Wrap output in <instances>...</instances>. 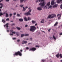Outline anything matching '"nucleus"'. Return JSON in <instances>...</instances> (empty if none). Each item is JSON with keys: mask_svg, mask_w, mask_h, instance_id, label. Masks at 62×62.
I'll list each match as a JSON object with an SVG mask.
<instances>
[{"mask_svg": "<svg viewBox=\"0 0 62 62\" xmlns=\"http://www.w3.org/2000/svg\"><path fill=\"white\" fill-rule=\"evenodd\" d=\"M9 20V18H7L6 19V21H8Z\"/></svg>", "mask_w": 62, "mask_h": 62, "instance_id": "36", "label": "nucleus"}, {"mask_svg": "<svg viewBox=\"0 0 62 62\" xmlns=\"http://www.w3.org/2000/svg\"><path fill=\"white\" fill-rule=\"evenodd\" d=\"M3 14H6V13H5V12H4L3 13Z\"/></svg>", "mask_w": 62, "mask_h": 62, "instance_id": "63", "label": "nucleus"}, {"mask_svg": "<svg viewBox=\"0 0 62 62\" xmlns=\"http://www.w3.org/2000/svg\"><path fill=\"white\" fill-rule=\"evenodd\" d=\"M25 8H28V7H25Z\"/></svg>", "mask_w": 62, "mask_h": 62, "instance_id": "57", "label": "nucleus"}, {"mask_svg": "<svg viewBox=\"0 0 62 62\" xmlns=\"http://www.w3.org/2000/svg\"><path fill=\"white\" fill-rule=\"evenodd\" d=\"M53 8H57V5L55 4L53 6Z\"/></svg>", "mask_w": 62, "mask_h": 62, "instance_id": "15", "label": "nucleus"}, {"mask_svg": "<svg viewBox=\"0 0 62 62\" xmlns=\"http://www.w3.org/2000/svg\"><path fill=\"white\" fill-rule=\"evenodd\" d=\"M19 20L20 22H23V20L22 18L19 19Z\"/></svg>", "mask_w": 62, "mask_h": 62, "instance_id": "14", "label": "nucleus"}, {"mask_svg": "<svg viewBox=\"0 0 62 62\" xmlns=\"http://www.w3.org/2000/svg\"><path fill=\"white\" fill-rule=\"evenodd\" d=\"M13 39L14 40V39H16V38H13Z\"/></svg>", "mask_w": 62, "mask_h": 62, "instance_id": "46", "label": "nucleus"}, {"mask_svg": "<svg viewBox=\"0 0 62 62\" xmlns=\"http://www.w3.org/2000/svg\"><path fill=\"white\" fill-rule=\"evenodd\" d=\"M50 2H49L47 4V7H49V6H50Z\"/></svg>", "mask_w": 62, "mask_h": 62, "instance_id": "17", "label": "nucleus"}, {"mask_svg": "<svg viewBox=\"0 0 62 62\" xmlns=\"http://www.w3.org/2000/svg\"><path fill=\"white\" fill-rule=\"evenodd\" d=\"M3 8V7H2V6H1L0 7V8Z\"/></svg>", "mask_w": 62, "mask_h": 62, "instance_id": "55", "label": "nucleus"}, {"mask_svg": "<svg viewBox=\"0 0 62 62\" xmlns=\"http://www.w3.org/2000/svg\"><path fill=\"white\" fill-rule=\"evenodd\" d=\"M20 7H21V8H22V7H23V5H20Z\"/></svg>", "mask_w": 62, "mask_h": 62, "instance_id": "35", "label": "nucleus"}, {"mask_svg": "<svg viewBox=\"0 0 62 62\" xmlns=\"http://www.w3.org/2000/svg\"><path fill=\"white\" fill-rule=\"evenodd\" d=\"M28 20H31V18L30 17H28Z\"/></svg>", "mask_w": 62, "mask_h": 62, "instance_id": "30", "label": "nucleus"}, {"mask_svg": "<svg viewBox=\"0 0 62 62\" xmlns=\"http://www.w3.org/2000/svg\"><path fill=\"white\" fill-rule=\"evenodd\" d=\"M2 22H3V23H6V21L5 19H3L2 20Z\"/></svg>", "mask_w": 62, "mask_h": 62, "instance_id": "13", "label": "nucleus"}, {"mask_svg": "<svg viewBox=\"0 0 62 62\" xmlns=\"http://www.w3.org/2000/svg\"><path fill=\"white\" fill-rule=\"evenodd\" d=\"M62 0H57V3H58V4L61 3H62Z\"/></svg>", "mask_w": 62, "mask_h": 62, "instance_id": "8", "label": "nucleus"}, {"mask_svg": "<svg viewBox=\"0 0 62 62\" xmlns=\"http://www.w3.org/2000/svg\"><path fill=\"white\" fill-rule=\"evenodd\" d=\"M15 18V16H13L14 19V18Z\"/></svg>", "mask_w": 62, "mask_h": 62, "instance_id": "61", "label": "nucleus"}, {"mask_svg": "<svg viewBox=\"0 0 62 62\" xmlns=\"http://www.w3.org/2000/svg\"><path fill=\"white\" fill-rule=\"evenodd\" d=\"M54 1L53 0H52L51 2V4L52 5H54Z\"/></svg>", "mask_w": 62, "mask_h": 62, "instance_id": "11", "label": "nucleus"}, {"mask_svg": "<svg viewBox=\"0 0 62 62\" xmlns=\"http://www.w3.org/2000/svg\"><path fill=\"white\" fill-rule=\"evenodd\" d=\"M53 38L54 39H55V40L56 39V38H55V36H54V35L53 36Z\"/></svg>", "mask_w": 62, "mask_h": 62, "instance_id": "23", "label": "nucleus"}, {"mask_svg": "<svg viewBox=\"0 0 62 62\" xmlns=\"http://www.w3.org/2000/svg\"><path fill=\"white\" fill-rule=\"evenodd\" d=\"M25 10H26V9H25V8H24V7H23V11H25Z\"/></svg>", "mask_w": 62, "mask_h": 62, "instance_id": "28", "label": "nucleus"}, {"mask_svg": "<svg viewBox=\"0 0 62 62\" xmlns=\"http://www.w3.org/2000/svg\"><path fill=\"white\" fill-rule=\"evenodd\" d=\"M36 50V48H35L33 47L31 48V49H30L29 51H35Z\"/></svg>", "mask_w": 62, "mask_h": 62, "instance_id": "7", "label": "nucleus"}, {"mask_svg": "<svg viewBox=\"0 0 62 62\" xmlns=\"http://www.w3.org/2000/svg\"><path fill=\"white\" fill-rule=\"evenodd\" d=\"M20 0V2L21 3H22L23 2V1H24V0Z\"/></svg>", "mask_w": 62, "mask_h": 62, "instance_id": "32", "label": "nucleus"}, {"mask_svg": "<svg viewBox=\"0 0 62 62\" xmlns=\"http://www.w3.org/2000/svg\"><path fill=\"white\" fill-rule=\"evenodd\" d=\"M8 13H6V17H8Z\"/></svg>", "mask_w": 62, "mask_h": 62, "instance_id": "22", "label": "nucleus"}, {"mask_svg": "<svg viewBox=\"0 0 62 62\" xmlns=\"http://www.w3.org/2000/svg\"><path fill=\"white\" fill-rule=\"evenodd\" d=\"M30 8H31V7H30L28 8V9H30Z\"/></svg>", "mask_w": 62, "mask_h": 62, "instance_id": "59", "label": "nucleus"}, {"mask_svg": "<svg viewBox=\"0 0 62 62\" xmlns=\"http://www.w3.org/2000/svg\"><path fill=\"white\" fill-rule=\"evenodd\" d=\"M35 46L36 47H39V46Z\"/></svg>", "mask_w": 62, "mask_h": 62, "instance_id": "43", "label": "nucleus"}, {"mask_svg": "<svg viewBox=\"0 0 62 62\" xmlns=\"http://www.w3.org/2000/svg\"><path fill=\"white\" fill-rule=\"evenodd\" d=\"M26 49H28V50L29 49V48L28 47H27L26 48Z\"/></svg>", "mask_w": 62, "mask_h": 62, "instance_id": "49", "label": "nucleus"}, {"mask_svg": "<svg viewBox=\"0 0 62 62\" xmlns=\"http://www.w3.org/2000/svg\"><path fill=\"white\" fill-rule=\"evenodd\" d=\"M60 35H62V33L59 34Z\"/></svg>", "mask_w": 62, "mask_h": 62, "instance_id": "50", "label": "nucleus"}, {"mask_svg": "<svg viewBox=\"0 0 62 62\" xmlns=\"http://www.w3.org/2000/svg\"><path fill=\"white\" fill-rule=\"evenodd\" d=\"M3 15V14L2 13H0V16H1L2 15Z\"/></svg>", "mask_w": 62, "mask_h": 62, "instance_id": "31", "label": "nucleus"}, {"mask_svg": "<svg viewBox=\"0 0 62 62\" xmlns=\"http://www.w3.org/2000/svg\"><path fill=\"white\" fill-rule=\"evenodd\" d=\"M47 7V5L46 6H45V8H47V7Z\"/></svg>", "mask_w": 62, "mask_h": 62, "instance_id": "58", "label": "nucleus"}, {"mask_svg": "<svg viewBox=\"0 0 62 62\" xmlns=\"http://www.w3.org/2000/svg\"><path fill=\"white\" fill-rule=\"evenodd\" d=\"M31 11H32V10L31 9H30L29 10V11L28 12H31Z\"/></svg>", "mask_w": 62, "mask_h": 62, "instance_id": "29", "label": "nucleus"}, {"mask_svg": "<svg viewBox=\"0 0 62 62\" xmlns=\"http://www.w3.org/2000/svg\"><path fill=\"white\" fill-rule=\"evenodd\" d=\"M17 16H18V17H19V16H20V15H19V14H17Z\"/></svg>", "mask_w": 62, "mask_h": 62, "instance_id": "42", "label": "nucleus"}, {"mask_svg": "<svg viewBox=\"0 0 62 62\" xmlns=\"http://www.w3.org/2000/svg\"><path fill=\"white\" fill-rule=\"evenodd\" d=\"M39 5L41 7H38L37 8V9L39 10H42V7H41L44 6V5H45V2L44 1H43L42 3H41V2L39 4Z\"/></svg>", "mask_w": 62, "mask_h": 62, "instance_id": "1", "label": "nucleus"}, {"mask_svg": "<svg viewBox=\"0 0 62 62\" xmlns=\"http://www.w3.org/2000/svg\"><path fill=\"white\" fill-rule=\"evenodd\" d=\"M30 40H32V38H31L30 39Z\"/></svg>", "mask_w": 62, "mask_h": 62, "instance_id": "52", "label": "nucleus"}, {"mask_svg": "<svg viewBox=\"0 0 62 62\" xmlns=\"http://www.w3.org/2000/svg\"><path fill=\"white\" fill-rule=\"evenodd\" d=\"M27 42V41H24V40H23V41L22 42V44H24V43L26 44Z\"/></svg>", "mask_w": 62, "mask_h": 62, "instance_id": "10", "label": "nucleus"}, {"mask_svg": "<svg viewBox=\"0 0 62 62\" xmlns=\"http://www.w3.org/2000/svg\"><path fill=\"white\" fill-rule=\"evenodd\" d=\"M25 36L24 34H22L21 35V37L22 38V37H23V36Z\"/></svg>", "mask_w": 62, "mask_h": 62, "instance_id": "26", "label": "nucleus"}, {"mask_svg": "<svg viewBox=\"0 0 62 62\" xmlns=\"http://www.w3.org/2000/svg\"><path fill=\"white\" fill-rule=\"evenodd\" d=\"M9 1V0H6V2H8Z\"/></svg>", "mask_w": 62, "mask_h": 62, "instance_id": "44", "label": "nucleus"}, {"mask_svg": "<svg viewBox=\"0 0 62 62\" xmlns=\"http://www.w3.org/2000/svg\"><path fill=\"white\" fill-rule=\"evenodd\" d=\"M52 6H49V8H52Z\"/></svg>", "mask_w": 62, "mask_h": 62, "instance_id": "47", "label": "nucleus"}, {"mask_svg": "<svg viewBox=\"0 0 62 62\" xmlns=\"http://www.w3.org/2000/svg\"><path fill=\"white\" fill-rule=\"evenodd\" d=\"M17 41L18 42H19L20 41V40L18 39L17 40Z\"/></svg>", "mask_w": 62, "mask_h": 62, "instance_id": "45", "label": "nucleus"}, {"mask_svg": "<svg viewBox=\"0 0 62 62\" xmlns=\"http://www.w3.org/2000/svg\"><path fill=\"white\" fill-rule=\"evenodd\" d=\"M16 14V13H14V15H15Z\"/></svg>", "mask_w": 62, "mask_h": 62, "instance_id": "48", "label": "nucleus"}, {"mask_svg": "<svg viewBox=\"0 0 62 62\" xmlns=\"http://www.w3.org/2000/svg\"><path fill=\"white\" fill-rule=\"evenodd\" d=\"M28 26V25H25V27H26Z\"/></svg>", "mask_w": 62, "mask_h": 62, "instance_id": "40", "label": "nucleus"}, {"mask_svg": "<svg viewBox=\"0 0 62 62\" xmlns=\"http://www.w3.org/2000/svg\"><path fill=\"white\" fill-rule=\"evenodd\" d=\"M44 19H42V21L41 22V23H44Z\"/></svg>", "mask_w": 62, "mask_h": 62, "instance_id": "19", "label": "nucleus"}, {"mask_svg": "<svg viewBox=\"0 0 62 62\" xmlns=\"http://www.w3.org/2000/svg\"><path fill=\"white\" fill-rule=\"evenodd\" d=\"M59 54L58 53L56 55V56L57 58H59Z\"/></svg>", "mask_w": 62, "mask_h": 62, "instance_id": "16", "label": "nucleus"}, {"mask_svg": "<svg viewBox=\"0 0 62 62\" xmlns=\"http://www.w3.org/2000/svg\"><path fill=\"white\" fill-rule=\"evenodd\" d=\"M58 22H56V23H55V24H54V26H56V25H57V24H58Z\"/></svg>", "mask_w": 62, "mask_h": 62, "instance_id": "18", "label": "nucleus"}, {"mask_svg": "<svg viewBox=\"0 0 62 62\" xmlns=\"http://www.w3.org/2000/svg\"><path fill=\"white\" fill-rule=\"evenodd\" d=\"M60 8L61 9H62V4L61 5Z\"/></svg>", "mask_w": 62, "mask_h": 62, "instance_id": "38", "label": "nucleus"}, {"mask_svg": "<svg viewBox=\"0 0 62 62\" xmlns=\"http://www.w3.org/2000/svg\"><path fill=\"white\" fill-rule=\"evenodd\" d=\"M16 35L17 36H19V33L18 32L17 33H16Z\"/></svg>", "mask_w": 62, "mask_h": 62, "instance_id": "37", "label": "nucleus"}, {"mask_svg": "<svg viewBox=\"0 0 62 62\" xmlns=\"http://www.w3.org/2000/svg\"><path fill=\"white\" fill-rule=\"evenodd\" d=\"M60 15H61L60 14H58L57 15V17H58V16H60Z\"/></svg>", "mask_w": 62, "mask_h": 62, "instance_id": "41", "label": "nucleus"}, {"mask_svg": "<svg viewBox=\"0 0 62 62\" xmlns=\"http://www.w3.org/2000/svg\"><path fill=\"white\" fill-rule=\"evenodd\" d=\"M56 16V15L55 14H52L51 15H49L48 17V18L52 19Z\"/></svg>", "mask_w": 62, "mask_h": 62, "instance_id": "4", "label": "nucleus"}, {"mask_svg": "<svg viewBox=\"0 0 62 62\" xmlns=\"http://www.w3.org/2000/svg\"><path fill=\"white\" fill-rule=\"evenodd\" d=\"M6 26L7 28H8V23H7L6 25H4V27H5Z\"/></svg>", "mask_w": 62, "mask_h": 62, "instance_id": "9", "label": "nucleus"}, {"mask_svg": "<svg viewBox=\"0 0 62 62\" xmlns=\"http://www.w3.org/2000/svg\"><path fill=\"white\" fill-rule=\"evenodd\" d=\"M42 60V62H44V61H45L44 60Z\"/></svg>", "mask_w": 62, "mask_h": 62, "instance_id": "51", "label": "nucleus"}, {"mask_svg": "<svg viewBox=\"0 0 62 62\" xmlns=\"http://www.w3.org/2000/svg\"><path fill=\"white\" fill-rule=\"evenodd\" d=\"M38 0H36V3L38 2Z\"/></svg>", "mask_w": 62, "mask_h": 62, "instance_id": "54", "label": "nucleus"}, {"mask_svg": "<svg viewBox=\"0 0 62 62\" xmlns=\"http://www.w3.org/2000/svg\"><path fill=\"white\" fill-rule=\"evenodd\" d=\"M16 33H17L15 32V31H13V30H10V36H13V34H15Z\"/></svg>", "mask_w": 62, "mask_h": 62, "instance_id": "5", "label": "nucleus"}, {"mask_svg": "<svg viewBox=\"0 0 62 62\" xmlns=\"http://www.w3.org/2000/svg\"><path fill=\"white\" fill-rule=\"evenodd\" d=\"M0 6H3V4L2 3H0Z\"/></svg>", "mask_w": 62, "mask_h": 62, "instance_id": "39", "label": "nucleus"}, {"mask_svg": "<svg viewBox=\"0 0 62 62\" xmlns=\"http://www.w3.org/2000/svg\"><path fill=\"white\" fill-rule=\"evenodd\" d=\"M10 17H11L12 16V14H10L9 15Z\"/></svg>", "mask_w": 62, "mask_h": 62, "instance_id": "34", "label": "nucleus"}, {"mask_svg": "<svg viewBox=\"0 0 62 62\" xmlns=\"http://www.w3.org/2000/svg\"><path fill=\"white\" fill-rule=\"evenodd\" d=\"M9 30H7V32H9Z\"/></svg>", "mask_w": 62, "mask_h": 62, "instance_id": "62", "label": "nucleus"}, {"mask_svg": "<svg viewBox=\"0 0 62 62\" xmlns=\"http://www.w3.org/2000/svg\"><path fill=\"white\" fill-rule=\"evenodd\" d=\"M36 21L34 20H32V23H33V24H34L35 23H36Z\"/></svg>", "mask_w": 62, "mask_h": 62, "instance_id": "12", "label": "nucleus"}, {"mask_svg": "<svg viewBox=\"0 0 62 62\" xmlns=\"http://www.w3.org/2000/svg\"><path fill=\"white\" fill-rule=\"evenodd\" d=\"M24 20H25V21H27L28 20H27V18H26V17H24Z\"/></svg>", "mask_w": 62, "mask_h": 62, "instance_id": "20", "label": "nucleus"}, {"mask_svg": "<svg viewBox=\"0 0 62 62\" xmlns=\"http://www.w3.org/2000/svg\"><path fill=\"white\" fill-rule=\"evenodd\" d=\"M50 30H51V29H49L48 30V31L49 32L50 31Z\"/></svg>", "mask_w": 62, "mask_h": 62, "instance_id": "53", "label": "nucleus"}, {"mask_svg": "<svg viewBox=\"0 0 62 62\" xmlns=\"http://www.w3.org/2000/svg\"><path fill=\"white\" fill-rule=\"evenodd\" d=\"M11 26H12V25H15V24L14 23H12L11 24Z\"/></svg>", "mask_w": 62, "mask_h": 62, "instance_id": "33", "label": "nucleus"}, {"mask_svg": "<svg viewBox=\"0 0 62 62\" xmlns=\"http://www.w3.org/2000/svg\"><path fill=\"white\" fill-rule=\"evenodd\" d=\"M37 23H36L35 24V26H37Z\"/></svg>", "mask_w": 62, "mask_h": 62, "instance_id": "60", "label": "nucleus"}, {"mask_svg": "<svg viewBox=\"0 0 62 62\" xmlns=\"http://www.w3.org/2000/svg\"><path fill=\"white\" fill-rule=\"evenodd\" d=\"M16 28H17V29L18 30H20V29H21V28H19L18 27H16Z\"/></svg>", "mask_w": 62, "mask_h": 62, "instance_id": "25", "label": "nucleus"}, {"mask_svg": "<svg viewBox=\"0 0 62 62\" xmlns=\"http://www.w3.org/2000/svg\"><path fill=\"white\" fill-rule=\"evenodd\" d=\"M24 15L28 16V15H31V14L29 12H28L27 13H25Z\"/></svg>", "mask_w": 62, "mask_h": 62, "instance_id": "6", "label": "nucleus"}, {"mask_svg": "<svg viewBox=\"0 0 62 62\" xmlns=\"http://www.w3.org/2000/svg\"><path fill=\"white\" fill-rule=\"evenodd\" d=\"M61 16V15H60L59 17H58V19H60V17Z\"/></svg>", "mask_w": 62, "mask_h": 62, "instance_id": "24", "label": "nucleus"}, {"mask_svg": "<svg viewBox=\"0 0 62 62\" xmlns=\"http://www.w3.org/2000/svg\"><path fill=\"white\" fill-rule=\"evenodd\" d=\"M29 39L28 38H27V39H26V40H28Z\"/></svg>", "mask_w": 62, "mask_h": 62, "instance_id": "56", "label": "nucleus"}, {"mask_svg": "<svg viewBox=\"0 0 62 62\" xmlns=\"http://www.w3.org/2000/svg\"><path fill=\"white\" fill-rule=\"evenodd\" d=\"M59 56L60 57V58H62V54H60L59 55Z\"/></svg>", "mask_w": 62, "mask_h": 62, "instance_id": "21", "label": "nucleus"}, {"mask_svg": "<svg viewBox=\"0 0 62 62\" xmlns=\"http://www.w3.org/2000/svg\"><path fill=\"white\" fill-rule=\"evenodd\" d=\"M31 28L30 30V31L32 32H34L35 30L36 29V28L35 26H31Z\"/></svg>", "mask_w": 62, "mask_h": 62, "instance_id": "3", "label": "nucleus"}, {"mask_svg": "<svg viewBox=\"0 0 62 62\" xmlns=\"http://www.w3.org/2000/svg\"><path fill=\"white\" fill-rule=\"evenodd\" d=\"M31 44V43H29L28 44V45H29V44Z\"/></svg>", "mask_w": 62, "mask_h": 62, "instance_id": "64", "label": "nucleus"}, {"mask_svg": "<svg viewBox=\"0 0 62 62\" xmlns=\"http://www.w3.org/2000/svg\"><path fill=\"white\" fill-rule=\"evenodd\" d=\"M29 35L28 34H25V36H29Z\"/></svg>", "mask_w": 62, "mask_h": 62, "instance_id": "27", "label": "nucleus"}, {"mask_svg": "<svg viewBox=\"0 0 62 62\" xmlns=\"http://www.w3.org/2000/svg\"><path fill=\"white\" fill-rule=\"evenodd\" d=\"M20 51H20H18L17 52L15 53V54H14V56H15V55L16 56H18V55L19 56H21L22 55V54L21 52H23V50H21Z\"/></svg>", "mask_w": 62, "mask_h": 62, "instance_id": "2", "label": "nucleus"}]
</instances>
